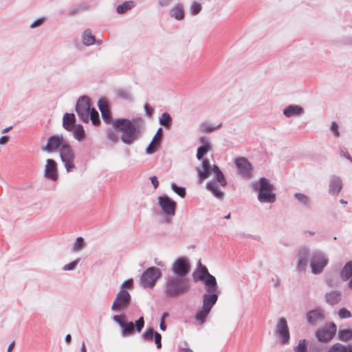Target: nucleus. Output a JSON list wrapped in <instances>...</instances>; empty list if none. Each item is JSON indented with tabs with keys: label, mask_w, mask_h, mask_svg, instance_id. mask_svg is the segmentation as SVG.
<instances>
[{
	"label": "nucleus",
	"mask_w": 352,
	"mask_h": 352,
	"mask_svg": "<svg viewBox=\"0 0 352 352\" xmlns=\"http://www.w3.org/2000/svg\"><path fill=\"white\" fill-rule=\"evenodd\" d=\"M81 352H87L85 342H82V344Z\"/></svg>",
	"instance_id": "680f3d73"
},
{
	"label": "nucleus",
	"mask_w": 352,
	"mask_h": 352,
	"mask_svg": "<svg viewBox=\"0 0 352 352\" xmlns=\"http://www.w3.org/2000/svg\"><path fill=\"white\" fill-rule=\"evenodd\" d=\"M162 138V129L159 128L157 133L152 139V141L146 148V153L148 154H152L155 153L160 145Z\"/></svg>",
	"instance_id": "aec40b11"
},
{
	"label": "nucleus",
	"mask_w": 352,
	"mask_h": 352,
	"mask_svg": "<svg viewBox=\"0 0 352 352\" xmlns=\"http://www.w3.org/2000/svg\"><path fill=\"white\" fill-rule=\"evenodd\" d=\"M308 256L307 251L306 250H300L299 252V258L297 269L299 272H305L307 266V258Z\"/></svg>",
	"instance_id": "b1692460"
},
{
	"label": "nucleus",
	"mask_w": 352,
	"mask_h": 352,
	"mask_svg": "<svg viewBox=\"0 0 352 352\" xmlns=\"http://www.w3.org/2000/svg\"><path fill=\"white\" fill-rule=\"evenodd\" d=\"M144 109H145V111L146 113V115L149 117H151L153 114V108L148 104H144Z\"/></svg>",
	"instance_id": "5fc2aeb1"
},
{
	"label": "nucleus",
	"mask_w": 352,
	"mask_h": 352,
	"mask_svg": "<svg viewBox=\"0 0 352 352\" xmlns=\"http://www.w3.org/2000/svg\"><path fill=\"white\" fill-rule=\"evenodd\" d=\"M160 329L162 331H165L166 329V326L165 324L164 320H162L160 325Z\"/></svg>",
	"instance_id": "13d9d810"
},
{
	"label": "nucleus",
	"mask_w": 352,
	"mask_h": 352,
	"mask_svg": "<svg viewBox=\"0 0 352 352\" xmlns=\"http://www.w3.org/2000/svg\"><path fill=\"white\" fill-rule=\"evenodd\" d=\"M167 316H168V314H167V313H164V314H163V316H162V320H164V318H165V317H166Z\"/></svg>",
	"instance_id": "338daca9"
},
{
	"label": "nucleus",
	"mask_w": 352,
	"mask_h": 352,
	"mask_svg": "<svg viewBox=\"0 0 352 352\" xmlns=\"http://www.w3.org/2000/svg\"><path fill=\"white\" fill-rule=\"evenodd\" d=\"M221 125V124H219L216 127H214V126H210L209 124H203L201 125V129L204 131L205 132H212L213 131H214L216 129L219 128L220 126Z\"/></svg>",
	"instance_id": "c03bdc74"
},
{
	"label": "nucleus",
	"mask_w": 352,
	"mask_h": 352,
	"mask_svg": "<svg viewBox=\"0 0 352 352\" xmlns=\"http://www.w3.org/2000/svg\"><path fill=\"white\" fill-rule=\"evenodd\" d=\"M338 338L342 341H348L352 339V330L351 329H342L338 333Z\"/></svg>",
	"instance_id": "f704fd0d"
},
{
	"label": "nucleus",
	"mask_w": 352,
	"mask_h": 352,
	"mask_svg": "<svg viewBox=\"0 0 352 352\" xmlns=\"http://www.w3.org/2000/svg\"><path fill=\"white\" fill-rule=\"evenodd\" d=\"M75 122L76 117L74 113H66L64 114L63 118V126L65 130L68 131H73L74 128L76 126L74 125Z\"/></svg>",
	"instance_id": "412c9836"
},
{
	"label": "nucleus",
	"mask_w": 352,
	"mask_h": 352,
	"mask_svg": "<svg viewBox=\"0 0 352 352\" xmlns=\"http://www.w3.org/2000/svg\"><path fill=\"white\" fill-rule=\"evenodd\" d=\"M201 142L202 145L198 148L197 153L198 160H201L211 149V144L206 138H201Z\"/></svg>",
	"instance_id": "4be33fe9"
},
{
	"label": "nucleus",
	"mask_w": 352,
	"mask_h": 352,
	"mask_svg": "<svg viewBox=\"0 0 352 352\" xmlns=\"http://www.w3.org/2000/svg\"><path fill=\"white\" fill-rule=\"evenodd\" d=\"M207 188L209 190H210L213 193V195L216 197H217L219 199H221L223 197V192L219 189L216 183H214V182L208 183L207 185Z\"/></svg>",
	"instance_id": "7c9ffc66"
},
{
	"label": "nucleus",
	"mask_w": 352,
	"mask_h": 352,
	"mask_svg": "<svg viewBox=\"0 0 352 352\" xmlns=\"http://www.w3.org/2000/svg\"><path fill=\"white\" fill-rule=\"evenodd\" d=\"M295 196L301 202H302L304 204L308 203V198L306 195L301 194V193H297V194H296Z\"/></svg>",
	"instance_id": "603ef678"
},
{
	"label": "nucleus",
	"mask_w": 352,
	"mask_h": 352,
	"mask_svg": "<svg viewBox=\"0 0 352 352\" xmlns=\"http://www.w3.org/2000/svg\"><path fill=\"white\" fill-rule=\"evenodd\" d=\"M303 112V109L298 105H289L285 109L283 113L286 117H292L294 116H298Z\"/></svg>",
	"instance_id": "5701e85b"
},
{
	"label": "nucleus",
	"mask_w": 352,
	"mask_h": 352,
	"mask_svg": "<svg viewBox=\"0 0 352 352\" xmlns=\"http://www.w3.org/2000/svg\"><path fill=\"white\" fill-rule=\"evenodd\" d=\"M45 21V19L44 17H41V18L36 19V21H34L30 25V28H34L38 27V26L41 25L44 23Z\"/></svg>",
	"instance_id": "de8ad7c7"
},
{
	"label": "nucleus",
	"mask_w": 352,
	"mask_h": 352,
	"mask_svg": "<svg viewBox=\"0 0 352 352\" xmlns=\"http://www.w3.org/2000/svg\"><path fill=\"white\" fill-rule=\"evenodd\" d=\"M171 188L173 190L176 192L181 197H184L186 195L185 188L183 187H179L175 184H172Z\"/></svg>",
	"instance_id": "58836bf2"
},
{
	"label": "nucleus",
	"mask_w": 352,
	"mask_h": 352,
	"mask_svg": "<svg viewBox=\"0 0 352 352\" xmlns=\"http://www.w3.org/2000/svg\"><path fill=\"white\" fill-rule=\"evenodd\" d=\"M338 316L340 318H349L351 316V312L345 308H342L338 311Z\"/></svg>",
	"instance_id": "79ce46f5"
},
{
	"label": "nucleus",
	"mask_w": 352,
	"mask_h": 352,
	"mask_svg": "<svg viewBox=\"0 0 352 352\" xmlns=\"http://www.w3.org/2000/svg\"><path fill=\"white\" fill-rule=\"evenodd\" d=\"M160 269L151 267L148 268L141 277V285L144 287H153L157 280L161 276Z\"/></svg>",
	"instance_id": "9d476101"
},
{
	"label": "nucleus",
	"mask_w": 352,
	"mask_h": 352,
	"mask_svg": "<svg viewBox=\"0 0 352 352\" xmlns=\"http://www.w3.org/2000/svg\"><path fill=\"white\" fill-rule=\"evenodd\" d=\"M113 320L118 322L122 327V335L123 336H129L133 333L135 329L140 332L144 326V320L143 317L140 318L134 325L133 322H128L124 314L116 315L113 318Z\"/></svg>",
	"instance_id": "7ed1b4c3"
},
{
	"label": "nucleus",
	"mask_w": 352,
	"mask_h": 352,
	"mask_svg": "<svg viewBox=\"0 0 352 352\" xmlns=\"http://www.w3.org/2000/svg\"><path fill=\"white\" fill-rule=\"evenodd\" d=\"M194 278L197 280L205 279V287L207 294H217V284L214 276L209 274L206 267H201L194 273Z\"/></svg>",
	"instance_id": "0eeeda50"
},
{
	"label": "nucleus",
	"mask_w": 352,
	"mask_h": 352,
	"mask_svg": "<svg viewBox=\"0 0 352 352\" xmlns=\"http://www.w3.org/2000/svg\"><path fill=\"white\" fill-rule=\"evenodd\" d=\"M69 144L68 142L64 138L62 134L52 135L48 138L47 142L45 146V150L48 152H52L58 150Z\"/></svg>",
	"instance_id": "f8f14e48"
},
{
	"label": "nucleus",
	"mask_w": 352,
	"mask_h": 352,
	"mask_svg": "<svg viewBox=\"0 0 352 352\" xmlns=\"http://www.w3.org/2000/svg\"><path fill=\"white\" fill-rule=\"evenodd\" d=\"M188 289L189 284L186 279L171 278L167 282L166 294L168 296H177L186 292Z\"/></svg>",
	"instance_id": "423d86ee"
},
{
	"label": "nucleus",
	"mask_w": 352,
	"mask_h": 352,
	"mask_svg": "<svg viewBox=\"0 0 352 352\" xmlns=\"http://www.w3.org/2000/svg\"><path fill=\"white\" fill-rule=\"evenodd\" d=\"M191 10L193 14H197L201 11V6L200 3L195 2L192 5Z\"/></svg>",
	"instance_id": "49530a36"
},
{
	"label": "nucleus",
	"mask_w": 352,
	"mask_h": 352,
	"mask_svg": "<svg viewBox=\"0 0 352 352\" xmlns=\"http://www.w3.org/2000/svg\"><path fill=\"white\" fill-rule=\"evenodd\" d=\"M327 352H352V346L336 343L329 349Z\"/></svg>",
	"instance_id": "393cba45"
},
{
	"label": "nucleus",
	"mask_w": 352,
	"mask_h": 352,
	"mask_svg": "<svg viewBox=\"0 0 352 352\" xmlns=\"http://www.w3.org/2000/svg\"><path fill=\"white\" fill-rule=\"evenodd\" d=\"M72 340V337L69 334H67L66 336H65V341L67 342H69Z\"/></svg>",
	"instance_id": "052dcab7"
},
{
	"label": "nucleus",
	"mask_w": 352,
	"mask_h": 352,
	"mask_svg": "<svg viewBox=\"0 0 352 352\" xmlns=\"http://www.w3.org/2000/svg\"><path fill=\"white\" fill-rule=\"evenodd\" d=\"M322 313L319 310H313L309 312L307 315L308 321L311 323H314L318 320L322 318Z\"/></svg>",
	"instance_id": "473e14b6"
},
{
	"label": "nucleus",
	"mask_w": 352,
	"mask_h": 352,
	"mask_svg": "<svg viewBox=\"0 0 352 352\" xmlns=\"http://www.w3.org/2000/svg\"><path fill=\"white\" fill-rule=\"evenodd\" d=\"M154 338H155V342L156 344L157 348L160 349L162 347V342H161L162 336H161V335L157 332H155Z\"/></svg>",
	"instance_id": "3c124183"
},
{
	"label": "nucleus",
	"mask_w": 352,
	"mask_h": 352,
	"mask_svg": "<svg viewBox=\"0 0 352 352\" xmlns=\"http://www.w3.org/2000/svg\"><path fill=\"white\" fill-rule=\"evenodd\" d=\"M342 188V182L340 179H333L331 184L329 192L333 195H337Z\"/></svg>",
	"instance_id": "c756f323"
},
{
	"label": "nucleus",
	"mask_w": 352,
	"mask_h": 352,
	"mask_svg": "<svg viewBox=\"0 0 352 352\" xmlns=\"http://www.w3.org/2000/svg\"><path fill=\"white\" fill-rule=\"evenodd\" d=\"M76 111L82 122L87 123L91 120L95 126L100 124L99 114L95 109L91 107V100L88 97L82 96L78 99Z\"/></svg>",
	"instance_id": "f257e3e1"
},
{
	"label": "nucleus",
	"mask_w": 352,
	"mask_h": 352,
	"mask_svg": "<svg viewBox=\"0 0 352 352\" xmlns=\"http://www.w3.org/2000/svg\"><path fill=\"white\" fill-rule=\"evenodd\" d=\"M77 263H78L77 261H74L70 263H68L63 267V270L65 271L72 270L74 269V267L76 266Z\"/></svg>",
	"instance_id": "864d4df0"
},
{
	"label": "nucleus",
	"mask_w": 352,
	"mask_h": 352,
	"mask_svg": "<svg viewBox=\"0 0 352 352\" xmlns=\"http://www.w3.org/2000/svg\"><path fill=\"white\" fill-rule=\"evenodd\" d=\"M337 327L334 323L327 324L316 331V337L322 342H329L336 333Z\"/></svg>",
	"instance_id": "ddd939ff"
},
{
	"label": "nucleus",
	"mask_w": 352,
	"mask_h": 352,
	"mask_svg": "<svg viewBox=\"0 0 352 352\" xmlns=\"http://www.w3.org/2000/svg\"><path fill=\"white\" fill-rule=\"evenodd\" d=\"M327 302L330 305L337 304L341 299V295L338 292H331L326 295Z\"/></svg>",
	"instance_id": "a878e982"
},
{
	"label": "nucleus",
	"mask_w": 352,
	"mask_h": 352,
	"mask_svg": "<svg viewBox=\"0 0 352 352\" xmlns=\"http://www.w3.org/2000/svg\"><path fill=\"white\" fill-rule=\"evenodd\" d=\"M202 170L199 171V176L201 180L206 179L212 173L216 175L217 180L224 186L226 184V181L224 175L219 170L217 166L214 165L212 167L210 166V162L208 160H204L202 162Z\"/></svg>",
	"instance_id": "6e6552de"
},
{
	"label": "nucleus",
	"mask_w": 352,
	"mask_h": 352,
	"mask_svg": "<svg viewBox=\"0 0 352 352\" xmlns=\"http://www.w3.org/2000/svg\"><path fill=\"white\" fill-rule=\"evenodd\" d=\"M101 114L104 122L107 123H109L111 122V113L109 109H107L104 111H102Z\"/></svg>",
	"instance_id": "37998d69"
},
{
	"label": "nucleus",
	"mask_w": 352,
	"mask_h": 352,
	"mask_svg": "<svg viewBox=\"0 0 352 352\" xmlns=\"http://www.w3.org/2000/svg\"><path fill=\"white\" fill-rule=\"evenodd\" d=\"M98 108H99L100 112H102V111H104L107 109H109L108 102L105 99H103V98L100 99L98 100Z\"/></svg>",
	"instance_id": "a19ab883"
},
{
	"label": "nucleus",
	"mask_w": 352,
	"mask_h": 352,
	"mask_svg": "<svg viewBox=\"0 0 352 352\" xmlns=\"http://www.w3.org/2000/svg\"><path fill=\"white\" fill-rule=\"evenodd\" d=\"M45 175L53 181L58 179L57 164L52 159H48L45 168Z\"/></svg>",
	"instance_id": "a211bd4d"
},
{
	"label": "nucleus",
	"mask_w": 352,
	"mask_h": 352,
	"mask_svg": "<svg viewBox=\"0 0 352 352\" xmlns=\"http://www.w3.org/2000/svg\"><path fill=\"white\" fill-rule=\"evenodd\" d=\"M341 277L344 280L352 278V261L348 262L341 271Z\"/></svg>",
	"instance_id": "cd10ccee"
},
{
	"label": "nucleus",
	"mask_w": 352,
	"mask_h": 352,
	"mask_svg": "<svg viewBox=\"0 0 352 352\" xmlns=\"http://www.w3.org/2000/svg\"><path fill=\"white\" fill-rule=\"evenodd\" d=\"M84 247V239L82 237L79 236L76 239L74 244V251L78 252L82 250Z\"/></svg>",
	"instance_id": "4c0bfd02"
},
{
	"label": "nucleus",
	"mask_w": 352,
	"mask_h": 352,
	"mask_svg": "<svg viewBox=\"0 0 352 352\" xmlns=\"http://www.w3.org/2000/svg\"><path fill=\"white\" fill-rule=\"evenodd\" d=\"M254 188L258 192V199L261 202L272 203L276 200L273 192L274 186L266 178H261L259 182L254 184Z\"/></svg>",
	"instance_id": "20e7f679"
},
{
	"label": "nucleus",
	"mask_w": 352,
	"mask_h": 352,
	"mask_svg": "<svg viewBox=\"0 0 352 352\" xmlns=\"http://www.w3.org/2000/svg\"><path fill=\"white\" fill-rule=\"evenodd\" d=\"M172 270L176 275L184 276L189 272L190 265L186 258H179L173 263Z\"/></svg>",
	"instance_id": "f3484780"
},
{
	"label": "nucleus",
	"mask_w": 352,
	"mask_h": 352,
	"mask_svg": "<svg viewBox=\"0 0 352 352\" xmlns=\"http://www.w3.org/2000/svg\"><path fill=\"white\" fill-rule=\"evenodd\" d=\"M308 342L306 340L299 341L298 345L294 348V352H307Z\"/></svg>",
	"instance_id": "e433bc0d"
},
{
	"label": "nucleus",
	"mask_w": 352,
	"mask_h": 352,
	"mask_svg": "<svg viewBox=\"0 0 352 352\" xmlns=\"http://www.w3.org/2000/svg\"><path fill=\"white\" fill-rule=\"evenodd\" d=\"M150 179L153 185L154 188L156 189L159 186L157 177L156 176H152L151 177Z\"/></svg>",
	"instance_id": "6e6d98bb"
},
{
	"label": "nucleus",
	"mask_w": 352,
	"mask_h": 352,
	"mask_svg": "<svg viewBox=\"0 0 352 352\" xmlns=\"http://www.w3.org/2000/svg\"><path fill=\"white\" fill-rule=\"evenodd\" d=\"M82 43L85 45H93L95 43V37L90 30H86L82 36Z\"/></svg>",
	"instance_id": "bb28decb"
},
{
	"label": "nucleus",
	"mask_w": 352,
	"mask_h": 352,
	"mask_svg": "<svg viewBox=\"0 0 352 352\" xmlns=\"http://www.w3.org/2000/svg\"><path fill=\"white\" fill-rule=\"evenodd\" d=\"M328 259L321 253H316L312 257L311 267L314 274H320L327 265Z\"/></svg>",
	"instance_id": "4468645a"
},
{
	"label": "nucleus",
	"mask_w": 352,
	"mask_h": 352,
	"mask_svg": "<svg viewBox=\"0 0 352 352\" xmlns=\"http://www.w3.org/2000/svg\"><path fill=\"white\" fill-rule=\"evenodd\" d=\"M345 157L350 160H351V159H352L348 153H347V155H345Z\"/></svg>",
	"instance_id": "774afa93"
},
{
	"label": "nucleus",
	"mask_w": 352,
	"mask_h": 352,
	"mask_svg": "<svg viewBox=\"0 0 352 352\" xmlns=\"http://www.w3.org/2000/svg\"><path fill=\"white\" fill-rule=\"evenodd\" d=\"M172 118L168 113H164L160 118V122L162 125L168 128L170 125Z\"/></svg>",
	"instance_id": "c9c22d12"
},
{
	"label": "nucleus",
	"mask_w": 352,
	"mask_h": 352,
	"mask_svg": "<svg viewBox=\"0 0 352 352\" xmlns=\"http://www.w3.org/2000/svg\"><path fill=\"white\" fill-rule=\"evenodd\" d=\"M130 302L131 296L129 293L124 289H121L116 295L111 309L118 311L126 309L129 306Z\"/></svg>",
	"instance_id": "9b49d317"
},
{
	"label": "nucleus",
	"mask_w": 352,
	"mask_h": 352,
	"mask_svg": "<svg viewBox=\"0 0 352 352\" xmlns=\"http://www.w3.org/2000/svg\"><path fill=\"white\" fill-rule=\"evenodd\" d=\"M331 130L332 131L336 137L340 136V133L338 131V125L336 122H333L331 123Z\"/></svg>",
	"instance_id": "8fccbe9b"
},
{
	"label": "nucleus",
	"mask_w": 352,
	"mask_h": 352,
	"mask_svg": "<svg viewBox=\"0 0 352 352\" xmlns=\"http://www.w3.org/2000/svg\"><path fill=\"white\" fill-rule=\"evenodd\" d=\"M12 127H8V128H5L2 130L1 133H5L6 132H8Z\"/></svg>",
	"instance_id": "e2e57ef3"
},
{
	"label": "nucleus",
	"mask_w": 352,
	"mask_h": 352,
	"mask_svg": "<svg viewBox=\"0 0 352 352\" xmlns=\"http://www.w3.org/2000/svg\"><path fill=\"white\" fill-rule=\"evenodd\" d=\"M340 203L342 204H347V202L346 201L343 200V199L340 200Z\"/></svg>",
	"instance_id": "69168bd1"
},
{
	"label": "nucleus",
	"mask_w": 352,
	"mask_h": 352,
	"mask_svg": "<svg viewBox=\"0 0 352 352\" xmlns=\"http://www.w3.org/2000/svg\"><path fill=\"white\" fill-rule=\"evenodd\" d=\"M155 332L152 329H147L143 334V337L146 341H151L155 336Z\"/></svg>",
	"instance_id": "ea45409f"
},
{
	"label": "nucleus",
	"mask_w": 352,
	"mask_h": 352,
	"mask_svg": "<svg viewBox=\"0 0 352 352\" xmlns=\"http://www.w3.org/2000/svg\"><path fill=\"white\" fill-rule=\"evenodd\" d=\"M14 345H15L14 341H13L12 343H10V344L8 347V352H11L13 350Z\"/></svg>",
	"instance_id": "bf43d9fd"
},
{
	"label": "nucleus",
	"mask_w": 352,
	"mask_h": 352,
	"mask_svg": "<svg viewBox=\"0 0 352 352\" xmlns=\"http://www.w3.org/2000/svg\"><path fill=\"white\" fill-rule=\"evenodd\" d=\"M9 137L4 135L0 138V144H6L9 141Z\"/></svg>",
	"instance_id": "4d7b16f0"
},
{
	"label": "nucleus",
	"mask_w": 352,
	"mask_h": 352,
	"mask_svg": "<svg viewBox=\"0 0 352 352\" xmlns=\"http://www.w3.org/2000/svg\"><path fill=\"white\" fill-rule=\"evenodd\" d=\"M114 129L121 133L122 141L126 144H132L138 138V130L131 121L126 119H118L113 122Z\"/></svg>",
	"instance_id": "f03ea898"
},
{
	"label": "nucleus",
	"mask_w": 352,
	"mask_h": 352,
	"mask_svg": "<svg viewBox=\"0 0 352 352\" xmlns=\"http://www.w3.org/2000/svg\"><path fill=\"white\" fill-rule=\"evenodd\" d=\"M73 135L75 139L80 141L85 138V131L82 125L78 124L73 129Z\"/></svg>",
	"instance_id": "2f4dec72"
},
{
	"label": "nucleus",
	"mask_w": 352,
	"mask_h": 352,
	"mask_svg": "<svg viewBox=\"0 0 352 352\" xmlns=\"http://www.w3.org/2000/svg\"><path fill=\"white\" fill-rule=\"evenodd\" d=\"M107 137L108 139L113 143H116L118 141V136L114 131H109L107 133Z\"/></svg>",
	"instance_id": "a18cd8bd"
},
{
	"label": "nucleus",
	"mask_w": 352,
	"mask_h": 352,
	"mask_svg": "<svg viewBox=\"0 0 352 352\" xmlns=\"http://www.w3.org/2000/svg\"><path fill=\"white\" fill-rule=\"evenodd\" d=\"M170 15L177 20L182 19L184 16L183 8L180 5H177L170 10Z\"/></svg>",
	"instance_id": "c85d7f7f"
},
{
	"label": "nucleus",
	"mask_w": 352,
	"mask_h": 352,
	"mask_svg": "<svg viewBox=\"0 0 352 352\" xmlns=\"http://www.w3.org/2000/svg\"><path fill=\"white\" fill-rule=\"evenodd\" d=\"M235 163L240 173L245 177H248L252 170L250 163L244 157L236 159Z\"/></svg>",
	"instance_id": "6ab92c4d"
},
{
	"label": "nucleus",
	"mask_w": 352,
	"mask_h": 352,
	"mask_svg": "<svg viewBox=\"0 0 352 352\" xmlns=\"http://www.w3.org/2000/svg\"><path fill=\"white\" fill-rule=\"evenodd\" d=\"M133 6V1H124L122 4L117 7V12L119 14H124L131 10Z\"/></svg>",
	"instance_id": "72a5a7b5"
},
{
	"label": "nucleus",
	"mask_w": 352,
	"mask_h": 352,
	"mask_svg": "<svg viewBox=\"0 0 352 352\" xmlns=\"http://www.w3.org/2000/svg\"><path fill=\"white\" fill-rule=\"evenodd\" d=\"M133 281L132 279L126 280L122 284V289H124V288H127V289H133Z\"/></svg>",
	"instance_id": "09e8293b"
},
{
	"label": "nucleus",
	"mask_w": 352,
	"mask_h": 352,
	"mask_svg": "<svg viewBox=\"0 0 352 352\" xmlns=\"http://www.w3.org/2000/svg\"><path fill=\"white\" fill-rule=\"evenodd\" d=\"M59 154L67 172L73 171L76 168L74 164L75 153L69 144L62 148L59 151Z\"/></svg>",
	"instance_id": "1a4fd4ad"
},
{
	"label": "nucleus",
	"mask_w": 352,
	"mask_h": 352,
	"mask_svg": "<svg viewBox=\"0 0 352 352\" xmlns=\"http://www.w3.org/2000/svg\"><path fill=\"white\" fill-rule=\"evenodd\" d=\"M155 263H156L157 265H159V266H163V263H162V262H161V261H160V262H157V261H155Z\"/></svg>",
	"instance_id": "0e129e2a"
},
{
	"label": "nucleus",
	"mask_w": 352,
	"mask_h": 352,
	"mask_svg": "<svg viewBox=\"0 0 352 352\" xmlns=\"http://www.w3.org/2000/svg\"><path fill=\"white\" fill-rule=\"evenodd\" d=\"M276 333L279 336L280 342L283 344H285L289 342L290 336L287 322L285 318H282L279 320L276 326Z\"/></svg>",
	"instance_id": "2eb2a0df"
},
{
	"label": "nucleus",
	"mask_w": 352,
	"mask_h": 352,
	"mask_svg": "<svg viewBox=\"0 0 352 352\" xmlns=\"http://www.w3.org/2000/svg\"><path fill=\"white\" fill-rule=\"evenodd\" d=\"M217 299V294H205L203 296L202 307L195 315V319L199 322V324H203L205 322L206 317Z\"/></svg>",
	"instance_id": "39448f33"
},
{
	"label": "nucleus",
	"mask_w": 352,
	"mask_h": 352,
	"mask_svg": "<svg viewBox=\"0 0 352 352\" xmlns=\"http://www.w3.org/2000/svg\"><path fill=\"white\" fill-rule=\"evenodd\" d=\"M159 205L163 212L168 216L175 215L176 203L167 196L158 198Z\"/></svg>",
	"instance_id": "dca6fc26"
}]
</instances>
